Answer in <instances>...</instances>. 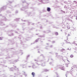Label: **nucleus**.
I'll list each match as a JSON object with an SVG mask.
<instances>
[{
  "mask_svg": "<svg viewBox=\"0 0 77 77\" xmlns=\"http://www.w3.org/2000/svg\"><path fill=\"white\" fill-rule=\"evenodd\" d=\"M64 41L66 42V44H69V43H70V42H69V40L68 39V37H67V40H65Z\"/></svg>",
  "mask_w": 77,
  "mask_h": 77,
  "instance_id": "nucleus-1",
  "label": "nucleus"
},
{
  "mask_svg": "<svg viewBox=\"0 0 77 77\" xmlns=\"http://www.w3.org/2000/svg\"><path fill=\"white\" fill-rule=\"evenodd\" d=\"M61 51H62V52H63H63H65V49H62L61 50Z\"/></svg>",
  "mask_w": 77,
  "mask_h": 77,
  "instance_id": "nucleus-2",
  "label": "nucleus"
},
{
  "mask_svg": "<svg viewBox=\"0 0 77 77\" xmlns=\"http://www.w3.org/2000/svg\"><path fill=\"white\" fill-rule=\"evenodd\" d=\"M50 10H51V8H48L47 9V11H48V12H50Z\"/></svg>",
  "mask_w": 77,
  "mask_h": 77,
  "instance_id": "nucleus-3",
  "label": "nucleus"
},
{
  "mask_svg": "<svg viewBox=\"0 0 77 77\" xmlns=\"http://www.w3.org/2000/svg\"><path fill=\"white\" fill-rule=\"evenodd\" d=\"M31 74L32 75V76L33 77H35V73L34 72H32V73Z\"/></svg>",
  "mask_w": 77,
  "mask_h": 77,
  "instance_id": "nucleus-4",
  "label": "nucleus"
},
{
  "mask_svg": "<svg viewBox=\"0 0 77 77\" xmlns=\"http://www.w3.org/2000/svg\"><path fill=\"white\" fill-rule=\"evenodd\" d=\"M48 71V70L46 69H44V71H45V72H47V71Z\"/></svg>",
  "mask_w": 77,
  "mask_h": 77,
  "instance_id": "nucleus-5",
  "label": "nucleus"
},
{
  "mask_svg": "<svg viewBox=\"0 0 77 77\" xmlns=\"http://www.w3.org/2000/svg\"><path fill=\"white\" fill-rule=\"evenodd\" d=\"M40 56H42V57H43V59H45V57L44 56V55L43 54H42Z\"/></svg>",
  "mask_w": 77,
  "mask_h": 77,
  "instance_id": "nucleus-6",
  "label": "nucleus"
},
{
  "mask_svg": "<svg viewBox=\"0 0 77 77\" xmlns=\"http://www.w3.org/2000/svg\"><path fill=\"white\" fill-rule=\"evenodd\" d=\"M55 34L56 35H59V34L57 32H55Z\"/></svg>",
  "mask_w": 77,
  "mask_h": 77,
  "instance_id": "nucleus-7",
  "label": "nucleus"
},
{
  "mask_svg": "<svg viewBox=\"0 0 77 77\" xmlns=\"http://www.w3.org/2000/svg\"><path fill=\"white\" fill-rule=\"evenodd\" d=\"M74 57V55L72 54L71 55H70V57Z\"/></svg>",
  "mask_w": 77,
  "mask_h": 77,
  "instance_id": "nucleus-8",
  "label": "nucleus"
},
{
  "mask_svg": "<svg viewBox=\"0 0 77 77\" xmlns=\"http://www.w3.org/2000/svg\"><path fill=\"white\" fill-rule=\"evenodd\" d=\"M18 62V61H17V60H15V61H14V62Z\"/></svg>",
  "mask_w": 77,
  "mask_h": 77,
  "instance_id": "nucleus-9",
  "label": "nucleus"
},
{
  "mask_svg": "<svg viewBox=\"0 0 77 77\" xmlns=\"http://www.w3.org/2000/svg\"><path fill=\"white\" fill-rule=\"evenodd\" d=\"M0 40H2V38L0 37Z\"/></svg>",
  "mask_w": 77,
  "mask_h": 77,
  "instance_id": "nucleus-10",
  "label": "nucleus"
},
{
  "mask_svg": "<svg viewBox=\"0 0 77 77\" xmlns=\"http://www.w3.org/2000/svg\"><path fill=\"white\" fill-rule=\"evenodd\" d=\"M55 43V42L54 41H53L52 42V43Z\"/></svg>",
  "mask_w": 77,
  "mask_h": 77,
  "instance_id": "nucleus-11",
  "label": "nucleus"
},
{
  "mask_svg": "<svg viewBox=\"0 0 77 77\" xmlns=\"http://www.w3.org/2000/svg\"><path fill=\"white\" fill-rule=\"evenodd\" d=\"M70 36V34H68V36Z\"/></svg>",
  "mask_w": 77,
  "mask_h": 77,
  "instance_id": "nucleus-12",
  "label": "nucleus"
},
{
  "mask_svg": "<svg viewBox=\"0 0 77 77\" xmlns=\"http://www.w3.org/2000/svg\"><path fill=\"white\" fill-rule=\"evenodd\" d=\"M76 19L77 20V16L76 17Z\"/></svg>",
  "mask_w": 77,
  "mask_h": 77,
  "instance_id": "nucleus-13",
  "label": "nucleus"
},
{
  "mask_svg": "<svg viewBox=\"0 0 77 77\" xmlns=\"http://www.w3.org/2000/svg\"><path fill=\"white\" fill-rule=\"evenodd\" d=\"M12 35H13V36H14V34L13 33H12Z\"/></svg>",
  "mask_w": 77,
  "mask_h": 77,
  "instance_id": "nucleus-14",
  "label": "nucleus"
},
{
  "mask_svg": "<svg viewBox=\"0 0 77 77\" xmlns=\"http://www.w3.org/2000/svg\"><path fill=\"white\" fill-rule=\"evenodd\" d=\"M36 35H39V34H36Z\"/></svg>",
  "mask_w": 77,
  "mask_h": 77,
  "instance_id": "nucleus-15",
  "label": "nucleus"
},
{
  "mask_svg": "<svg viewBox=\"0 0 77 77\" xmlns=\"http://www.w3.org/2000/svg\"><path fill=\"white\" fill-rule=\"evenodd\" d=\"M67 61H68V62H69V61L68 60H67Z\"/></svg>",
  "mask_w": 77,
  "mask_h": 77,
  "instance_id": "nucleus-16",
  "label": "nucleus"
},
{
  "mask_svg": "<svg viewBox=\"0 0 77 77\" xmlns=\"http://www.w3.org/2000/svg\"><path fill=\"white\" fill-rule=\"evenodd\" d=\"M75 17H76V15H75Z\"/></svg>",
  "mask_w": 77,
  "mask_h": 77,
  "instance_id": "nucleus-17",
  "label": "nucleus"
},
{
  "mask_svg": "<svg viewBox=\"0 0 77 77\" xmlns=\"http://www.w3.org/2000/svg\"><path fill=\"white\" fill-rule=\"evenodd\" d=\"M2 38H3V37H2Z\"/></svg>",
  "mask_w": 77,
  "mask_h": 77,
  "instance_id": "nucleus-18",
  "label": "nucleus"
},
{
  "mask_svg": "<svg viewBox=\"0 0 77 77\" xmlns=\"http://www.w3.org/2000/svg\"><path fill=\"white\" fill-rule=\"evenodd\" d=\"M36 41H37V40H36Z\"/></svg>",
  "mask_w": 77,
  "mask_h": 77,
  "instance_id": "nucleus-19",
  "label": "nucleus"
}]
</instances>
